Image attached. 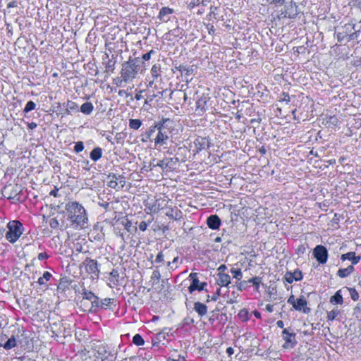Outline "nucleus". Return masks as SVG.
I'll use <instances>...</instances> for the list:
<instances>
[{
	"mask_svg": "<svg viewBox=\"0 0 361 361\" xmlns=\"http://www.w3.org/2000/svg\"><path fill=\"white\" fill-rule=\"evenodd\" d=\"M68 219L73 224L85 228L87 223V214L83 206L77 202H69L66 204Z\"/></svg>",
	"mask_w": 361,
	"mask_h": 361,
	"instance_id": "obj_1",
	"label": "nucleus"
},
{
	"mask_svg": "<svg viewBox=\"0 0 361 361\" xmlns=\"http://www.w3.org/2000/svg\"><path fill=\"white\" fill-rule=\"evenodd\" d=\"M52 336L55 337L57 341L64 343L69 341L75 330L68 323H64L61 320L50 323Z\"/></svg>",
	"mask_w": 361,
	"mask_h": 361,
	"instance_id": "obj_2",
	"label": "nucleus"
},
{
	"mask_svg": "<svg viewBox=\"0 0 361 361\" xmlns=\"http://www.w3.org/2000/svg\"><path fill=\"white\" fill-rule=\"evenodd\" d=\"M141 63L143 62L140 58L130 59L128 61L123 63L120 74L125 82L132 81L136 78Z\"/></svg>",
	"mask_w": 361,
	"mask_h": 361,
	"instance_id": "obj_3",
	"label": "nucleus"
},
{
	"mask_svg": "<svg viewBox=\"0 0 361 361\" xmlns=\"http://www.w3.org/2000/svg\"><path fill=\"white\" fill-rule=\"evenodd\" d=\"M7 228L5 237L11 243L16 242L23 231V226L19 221H10Z\"/></svg>",
	"mask_w": 361,
	"mask_h": 361,
	"instance_id": "obj_4",
	"label": "nucleus"
},
{
	"mask_svg": "<svg viewBox=\"0 0 361 361\" xmlns=\"http://www.w3.org/2000/svg\"><path fill=\"white\" fill-rule=\"evenodd\" d=\"M157 125L158 133L154 138V149L160 148L166 145L170 134V132L164 126L163 123H158Z\"/></svg>",
	"mask_w": 361,
	"mask_h": 361,
	"instance_id": "obj_5",
	"label": "nucleus"
},
{
	"mask_svg": "<svg viewBox=\"0 0 361 361\" xmlns=\"http://www.w3.org/2000/svg\"><path fill=\"white\" fill-rule=\"evenodd\" d=\"M91 349L94 355L97 354L98 357L101 359L104 358L106 355H109V353H112L114 350L109 344L97 341L93 342L91 345Z\"/></svg>",
	"mask_w": 361,
	"mask_h": 361,
	"instance_id": "obj_6",
	"label": "nucleus"
},
{
	"mask_svg": "<svg viewBox=\"0 0 361 361\" xmlns=\"http://www.w3.org/2000/svg\"><path fill=\"white\" fill-rule=\"evenodd\" d=\"M82 266L84 267L85 271L91 276L92 279H99L100 270L97 260L90 257H86L82 262Z\"/></svg>",
	"mask_w": 361,
	"mask_h": 361,
	"instance_id": "obj_7",
	"label": "nucleus"
},
{
	"mask_svg": "<svg viewBox=\"0 0 361 361\" xmlns=\"http://www.w3.org/2000/svg\"><path fill=\"white\" fill-rule=\"evenodd\" d=\"M106 185L116 190L123 189L126 185L125 178L122 176H117L115 173H109L107 177Z\"/></svg>",
	"mask_w": 361,
	"mask_h": 361,
	"instance_id": "obj_8",
	"label": "nucleus"
},
{
	"mask_svg": "<svg viewBox=\"0 0 361 361\" xmlns=\"http://www.w3.org/2000/svg\"><path fill=\"white\" fill-rule=\"evenodd\" d=\"M175 70L180 71L182 76L185 77L186 82H188L192 79V76L195 75L197 66L195 65L180 64L179 66H174L172 69L173 72H175Z\"/></svg>",
	"mask_w": 361,
	"mask_h": 361,
	"instance_id": "obj_9",
	"label": "nucleus"
},
{
	"mask_svg": "<svg viewBox=\"0 0 361 361\" xmlns=\"http://www.w3.org/2000/svg\"><path fill=\"white\" fill-rule=\"evenodd\" d=\"M313 256L319 264H325L328 259V250L322 245H317L313 249Z\"/></svg>",
	"mask_w": 361,
	"mask_h": 361,
	"instance_id": "obj_10",
	"label": "nucleus"
},
{
	"mask_svg": "<svg viewBox=\"0 0 361 361\" xmlns=\"http://www.w3.org/2000/svg\"><path fill=\"white\" fill-rule=\"evenodd\" d=\"M20 192V186L17 184L6 185L2 190L3 196L8 200L15 199Z\"/></svg>",
	"mask_w": 361,
	"mask_h": 361,
	"instance_id": "obj_11",
	"label": "nucleus"
},
{
	"mask_svg": "<svg viewBox=\"0 0 361 361\" xmlns=\"http://www.w3.org/2000/svg\"><path fill=\"white\" fill-rule=\"evenodd\" d=\"M282 336L285 341V343L283 345L285 348H292L297 343L295 334L290 331L289 329H284L283 330Z\"/></svg>",
	"mask_w": 361,
	"mask_h": 361,
	"instance_id": "obj_12",
	"label": "nucleus"
},
{
	"mask_svg": "<svg viewBox=\"0 0 361 361\" xmlns=\"http://www.w3.org/2000/svg\"><path fill=\"white\" fill-rule=\"evenodd\" d=\"M190 278L192 280V282L188 287V290L190 293L195 290L201 291L204 289V287L207 286V283H200L197 273H191L190 274Z\"/></svg>",
	"mask_w": 361,
	"mask_h": 361,
	"instance_id": "obj_13",
	"label": "nucleus"
},
{
	"mask_svg": "<svg viewBox=\"0 0 361 361\" xmlns=\"http://www.w3.org/2000/svg\"><path fill=\"white\" fill-rule=\"evenodd\" d=\"M302 276V271L299 269H295L293 272L287 271L284 276V279L288 283H292L294 281H301Z\"/></svg>",
	"mask_w": 361,
	"mask_h": 361,
	"instance_id": "obj_14",
	"label": "nucleus"
},
{
	"mask_svg": "<svg viewBox=\"0 0 361 361\" xmlns=\"http://www.w3.org/2000/svg\"><path fill=\"white\" fill-rule=\"evenodd\" d=\"M307 300L305 296L301 295L297 299L296 303L294 304V309L297 311L302 312L305 314H308L310 312V308L307 307Z\"/></svg>",
	"mask_w": 361,
	"mask_h": 361,
	"instance_id": "obj_15",
	"label": "nucleus"
},
{
	"mask_svg": "<svg viewBox=\"0 0 361 361\" xmlns=\"http://www.w3.org/2000/svg\"><path fill=\"white\" fill-rule=\"evenodd\" d=\"M298 6L296 3L291 1L289 5L286 7L284 15L285 17L294 18L298 14Z\"/></svg>",
	"mask_w": 361,
	"mask_h": 361,
	"instance_id": "obj_16",
	"label": "nucleus"
},
{
	"mask_svg": "<svg viewBox=\"0 0 361 361\" xmlns=\"http://www.w3.org/2000/svg\"><path fill=\"white\" fill-rule=\"evenodd\" d=\"M195 147L196 152L198 153L200 151L205 149L209 147V139L207 137H198L195 139Z\"/></svg>",
	"mask_w": 361,
	"mask_h": 361,
	"instance_id": "obj_17",
	"label": "nucleus"
},
{
	"mask_svg": "<svg viewBox=\"0 0 361 361\" xmlns=\"http://www.w3.org/2000/svg\"><path fill=\"white\" fill-rule=\"evenodd\" d=\"M341 259L342 261L350 260L352 262L351 265L353 266V265H355V264H358L360 262V261L361 259V257L360 256H356L355 252H347L345 254L341 255Z\"/></svg>",
	"mask_w": 361,
	"mask_h": 361,
	"instance_id": "obj_18",
	"label": "nucleus"
},
{
	"mask_svg": "<svg viewBox=\"0 0 361 361\" xmlns=\"http://www.w3.org/2000/svg\"><path fill=\"white\" fill-rule=\"evenodd\" d=\"M207 224L209 228L216 230L221 225V219L217 215H211L207 218Z\"/></svg>",
	"mask_w": 361,
	"mask_h": 361,
	"instance_id": "obj_19",
	"label": "nucleus"
},
{
	"mask_svg": "<svg viewBox=\"0 0 361 361\" xmlns=\"http://www.w3.org/2000/svg\"><path fill=\"white\" fill-rule=\"evenodd\" d=\"M216 283L220 286L228 287L231 283V277L228 274H217Z\"/></svg>",
	"mask_w": 361,
	"mask_h": 361,
	"instance_id": "obj_20",
	"label": "nucleus"
},
{
	"mask_svg": "<svg viewBox=\"0 0 361 361\" xmlns=\"http://www.w3.org/2000/svg\"><path fill=\"white\" fill-rule=\"evenodd\" d=\"M173 13V10L172 8L169 7H163L159 13L158 18L160 20L163 22H167L169 20V18L168 17V16Z\"/></svg>",
	"mask_w": 361,
	"mask_h": 361,
	"instance_id": "obj_21",
	"label": "nucleus"
},
{
	"mask_svg": "<svg viewBox=\"0 0 361 361\" xmlns=\"http://www.w3.org/2000/svg\"><path fill=\"white\" fill-rule=\"evenodd\" d=\"M82 295V300L80 301V303L82 305H87V302H91L94 298H95V295L86 289H83L82 292L81 293Z\"/></svg>",
	"mask_w": 361,
	"mask_h": 361,
	"instance_id": "obj_22",
	"label": "nucleus"
},
{
	"mask_svg": "<svg viewBox=\"0 0 361 361\" xmlns=\"http://www.w3.org/2000/svg\"><path fill=\"white\" fill-rule=\"evenodd\" d=\"M157 125H153L149 127V128L146 130V132L140 135V141L142 142H147L150 140L152 135L157 130Z\"/></svg>",
	"mask_w": 361,
	"mask_h": 361,
	"instance_id": "obj_23",
	"label": "nucleus"
},
{
	"mask_svg": "<svg viewBox=\"0 0 361 361\" xmlns=\"http://www.w3.org/2000/svg\"><path fill=\"white\" fill-rule=\"evenodd\" d=\"M164 200L161 199L156 200L153 203L149 204L147 208L151 212H158L160 209H163Z\"/></svg>",
	"mask_w": 361,
	"mask_h": 361,
	"instance_id": "obj_24",
	"label": "nucleus"
},
{
	"mask_svg": "<svg viewBox=\"0 0 361 361\" xmlns=\"http://www.w3.org/2000/svg\"><path fill=\"white\" fill-rule=\"evenodd\" d=\"M354 267L349 265L346 268L339 269L337 271L336 275L340 278H346L349 276L354 271Z\"/></svg>",
	"mask_w": 361,
	"mask_h": 361,
	"instance_id": "obj_25",
	"label": "nucleus"
},
{
	"mask_svg": "<svg viewBox=\"0 0 361 361\" xmlns=\"http://www.w3.org/2000/svg\"><path fill=\"white\" fill-rule=\"evenodd\" d=\"M194 310L201 317L205 315L207 312V307L200 302H195Z\"/></svg>",
	"mask_w": 361,
	"mask_h": 361,
	"instance_id": "obj_26",
	"label": "nucleus"
},
{
	"mask_svg": "<svg viewBox=\"0 0 361 361\" xmlns=\"http://www.w3.org/2000/svg\"><path fill=\"white\" fill-rule=\"evenodd\" d=\"M102 149L99 147H94L90 154V159L94 162L97 161L99 159L102 158Z\"/></svg>",
	"mask_w": 361,
	"mask_h": 361,
	"instance_id": "obj_27",
	"label": "nucleus"
},
{
	"mask_svg": "<svg viewBox=\"0 0 361 361\" xmlns=\"http://www.w3.org/2000/svg\"><path fill=\"white\" fill-rule=\"evenodd\" d=\"M94 109L93 104L91 102H86L80 106V111L86 115H90Z\"/></svg>",
	"mask_w": 361,
	"mask_h": 361,
	"instance_id": "obj_28",
	"label": "nucleus"
},
{
	"mask_svg": "<svg viewBox=\"0 0 361 361\" xmlns=\"http://www.w3.org/2000/svg\"><path fill=\"white\" fill-rule=\"evenodd\" d=\"M78 105L71 100H68L66 103V113L69 114L71 112H78Z\"/></svg>",
	"mask_w": 361,
	"mask_h": 361,
	"instance_id": "obj_29",
	"label": "nucleus"
},
{
	"mask_svg": "<svg viewBox=\"0 0 361 361\" xmlns=\"http://www.w3.org/2000/svg\"><path fill=\"white\" fill-rule=\"evenodd\" d=\"M330 302L333 304H342L343 302L341 290L336 291V293L330 298Z\"/></svg>",
	"mask_w": 361,
	"mask_h": 361,
	"instance_id": "obj_30",
	"label": "nucleus"
},
{
	"mask_svg": "<svg viewBox=\"0 0 361 361\" xmlns=\"http://www.w3.org/2000/svg\"><path fill=\"white\" fill-rule=\"evenodd\" d=\"M110 277H109V281L111 283H112L114 286H117L118 285V278H119V273L118 271V270L116 269H113L110 274Z\"/></svg>",
	"mask_w": 361,
	"mask_h": 361,
	"instance_id": "obj_31",
	"label": "nucleus"
},
{
	"mask_svg": "<svg viewBox=\"0 0 361 361\" xmlns=\"http://www.w3.org/2000/svg\"><path fill=\"white\" fill-rule=\"evenodd\" d=\"M16 345V341L14 336H12L8 341L3 345L6 350H10Z\"/></svg>",
	"mask_w": 361,
	"mask_h": 361,
	"instance_id": "obj_32",
	"label": "nucleus"
},
{
	"mask_svg": "<svg viewBox=\"0 0 361 361\" xmlns=\"http://www.w3.org/2000/svg\"><path fill=\"white\" fill-rule=\"evenodd\" d=\"M340 310L336 307L334 308L331 311L327 312V319L333 321L340 314Z\"/></svg>",
	"mask_w": 361,
	"mask_h": 361,
	"instance_id": "obj_33",
	"label": "nucleus"
},
{
	"mask_svg": "<svg viewBox=\"0 0 361 361\" xmlns=\"http://www.w3.org/2000/svg\"><path fill=\"white\" fill-rule=\"evenodd\" d=\"M151 75L154 78H157L160 75L161 67L159 64H154L151 68Z\"/></svg>",
	"mask_w": 361,
	"mask_h": 361,
	"instance_id": "obj_34",
	"label": "nucleus"
},
{
	"mask_svg": "<svg viewBox=\"0 0 361 361\" xmlns=\"http://www.w3.org/2000/svg\"><path fill=\"white\" fill-rule=\"evenodd\" d=\"M142 121L140 119H130L129 127L134 130H137L140 128Z\"/></svg>",
	"mask_w": 361,
	"mask_h": 361,
	"instance_id": "obj_35",
	"label": "nucleus"
},
{
	"mask_svg": "<svg viewBox=\"0 0 361 361\" xmlns=\"http://www.w3.org/2000/svg\"><path fill=\"white\" fill-rule=\"evenodd\" d=\"M51 277V274L49 271H44L43 276L39 278L37 282L40 285H44L50 279Z\"/></svg>",
	"mask_w": 361,
	"mask_h": 361,
	"instance_id": "obj_36",
	"label": "nucleus"
},
{
	"mask_svg": "<svg viewBox=\"0 0 361 361\" xmlns=\"http://www.w3.org/2000/svg\"><path fill=\"white\" fill-rule=\"evenodd\" d=\"M238 296V293H235L234 290L232 291L231 295H227V300L226 302L229 304H234L236 303L237 301V297Z\"/></svg>",
	"mask_w": 361,
	"mask_h": 361,
	"instance_id": "obj_37",
	"label": "nucleus"
},
{
	"mask_svg": "<svg viewBox=\"0 0 361 361\" xmlns=\"http://www.w3.org/2000/svg\"><path fill=\"white\" fill-rule=\"evenodd\" d=\"M231 273L233 275V277L238 281H240L243 277V273L240 269L232 268L231 269Z\"/></svg>",
	"mask_w": 361,
	"mask_h": 361,
	"instance_id": "obj_38",
	"label": "nucleus"
},
{
	"mask_svg": "<svg viewBox=\"0 0 361 361\" xmlns=\"http://www.w3.org/2000/svg\"><path fill=\"white\" fill-rule=\"evenodd\" d=\"M133 343L136 345H142L145 343V341L142 337L137 334L133 338Z\"/></svg>",
	"mask_w": 361,
	"mask_h": 361,
	"instance_id": "obj_39",
	"label": "nucleus"
},
{
	"mask_svg": "<svg viewBox=\"0 0 361 361\" xmlns=\"http://www.w3.org/2000/svg\"><path fill=\"white\" fill-rule=\"evenodd\" d=\"M247 282L252 283L253 286H255V288L258 290L259 284L262 282V279L259 276H255L250 279Z\"/></svg>",
	"mask_w": 361,
	"mask_h": 361,
	"instance_id": "obj_40",
	"label": "nucleus"
},
{
	"mask_svg": "<svg viewBox=\"0 0 361 361\" xmlns=\"http://www.w3.org/2000/svg\"><path fill=\"white\" fill-rule=\"evenodd\" d=\"M206 104H207V97H201L197 102V109H200L201 110H204Z\"/></svg>",
	"mask_w": 361,
	"mask_h": 361,
	"instance_id": "obj_41",
	"label": "nucleus"
},
{
	"mask_svg": "<svg viewBox=\"0 0 361 361\" xmlns=\"http://www.w3.org/2000/svg\"><path fill=\"white\" fill-rule=\"evenodd\" d=\"M157 166L160 167L162 170L166 169L167 168H171V166L168 165L167 162L164 161V159L160 160L157 164H153L152 169Z\"/></svg>",
	"mask_w": 361,
	"mask_h": 361,
	"instance_id": "obj_42",
	"label": "nucleus"
},
{
	"mask_svg": "<svg viewBox=\"0 0 361 361\" xmlns=\"http://www.w3.org/2000/svg\"><path fill=\"white\" fill-rule=\"evenodd\" d=\"M91 306L88 311L92 312V308L98 307L101 306V302H99V298L97 296H95V298H94L91 302Z\"/></svg>",
	"mask_w": 361,
	"mask_h": 361,
	"instance_id": "obj_43",
	"label": "nucleus"
},
{
	"mask_svg": "<svg viewBox=\"0 0 361 361\" xmlns=\"http://www.w3.org/2000/svg\"><path fill=\"white\" fill-rule=\"evenodd\" d=\"M116 355H117V351L114 350L112 353H109V355L102 358L101 361H115Z\"/></svg>",
	"mask_w": 361,
	"mask_h": 361,
	"instance_id": "obj_44",
	"label": "nucleus"
},
{
	"mask_svg": "<svg viewBox=\"0 0 361 361\" xmlns=\"http://www.w3.org/2000/svg\"><path fill=\"white\" fill-rule=\"evenodd\" d=\"M35 106H36V104L34 102L29 101L25 105V107L24 109V112L27 113V112L35 109Z\"/></svg>",
	"mask_w": 361,
	"mask_h": 361,
	"instance_id": "obj_45",
	"label": "nucleus"
},
{
	"mask_svg": "<svg viewBox=\"0 0 361 361\" xmlns=\"http://www.w3.org/2000/svg\"><path fill=\"white\" fill-rule=\"evenodd\" d=\"M221 295V288H218L214 294H212V296L210 298V296L208 295L207 297V302H209V300L212 301H216L218 298Z\"/></svg>",
	"mask_w": 361,
	"mask_h": 361,
	"instance_id": "obj_46",
	"label": "nucleus"
},
{
	"mask_svg": "<svg viewBox=\"0 0 361 361\" xmlns=\"http://www.w3.org/2000/svg\"><path fill=\"white\" fill-rule=\"evenodd\" d=\"M348 290L350 291V297H351L352 300L354 301H357L359 298V294L357 292V290L353 288H348Z\"/></svg>",
	"mask_w": 361,
	"mask_h": 361,
	"instance_id": "obj_47",
	"label": "nucleus"
},
{
	"mask_svg": "<svg viewBox=\"0 0 361 361\" xmlns=\"http://www.w3.org/2000/svg\"><path fill=\"white\" fill-rule=\"evenodd\" d=\"M84 149V144L82 141L77 142L74 146V151L77 153L82 152Z\"/></svg>",
	"mask_w": 361,
	"mask_h": 361,
	"instance_id": "obj_48",
	"label": "nucleus"
},
{
	"mask_svg": "<svg viewBox=\"0 0 361 361\" xmlns=\"http://www.w3.org/2000/svg\"><path fill=\"white\" fill-rule=\"evenodd\" d=\"M49 224L50 227L54 229H56L59 226V222L56 218H51L49 221Z\"/></svg>",
	"mask_w": 361,
	"mask_h": 361,
	"instance_id": "obj_49",
	"label": "nucleus"
},
{
	"mask_svg": "<svg viewBox=\"0 0 361 361\" xmlns=\"http://www.w3.org/2000/svg\"><path fill=\"white\" fill-rule=\"evenodd\" d=\"M114 299L111 298H105L101 302V307H107L110 306V305L113 302Z\"/></svg>",
	"mask_w": 361,
	"mask_h": 361,
	"instance_id": "obj_50",
	"label": "nucleus"
},
{
	"mask_svg": "<svg viewBox=\"0 0 361 361\" xmlns=\"http://www.w3.org/2000/svg\"><path fill=\"white\" fill-rule=\"evenodd\" d=\"M179 159L177 157L174 158H169V157H165L164 161L167 162L168 165L170 166L171 163L176 164L178 162Z\"/></svg>",
	"mask_w": 361,
	"mask_h": 361,
	"instance_id": "obj_51",
	"label": "nucleus"
},
{
	"mask_svg": "<svg viewBox=\"0 0 361 361\" xmlns=\"http://www.w3.org/2000/svg\"><path fill=\"white\" fill-rule=\"evenodd\" d=\"M347 33L345 32H338L337 33V39L338 42H341L342 41H343V39H345V37L347 36Z\"/></svg>",
	"mask_w": 361,
	"mask_h": 361,
	"instance_id": "obj_52",
	"label": "nucleus"
},
{
	"mask_svg": "<svg viewBox=\"0 0 361 361\" xmlns=\"http://www.w3.org/2000/svg\"><path fill=\"white\" fill-rule=\"evenodd\" d=\"M178 213H179V214H178V212H176V216H173V214H172V213H169V212H167V213H166V215H167L169 218H171V219H175V220H178V219H180L181 218V216H180L181 212H180V211H179V212H178Z\"/></svg>",
	"mask_w": 361,
	"mask_h": 361,
	"instance_id": "obj_53",
	"label": "nucleus"
},
{
	"mask_svg": "<svg viewBox=\"0 0 361 361\" xmlns=\"http://www.w3.org/2000/svg\"><path fill=\"white\" fill-rule=\"evenodd\" d=\"M246 283H247L246 281H242V282H240V283L237 282L236 284H235V286L237 287L238 290H242L243 288H245Z\"/></svg>",
	"mask_w": 361,
	"mask_h": 361,
	"instance_id": "obj_54",
	"label": "nucleus"
},
{
	"mask_svg": "<svg viewBox=\"0 0 361 361\" xmlns=\"http://www.w3.org/2000/svg\"><path fill=\"white\" fill-rule=\"evenodd\" d=\"M124 82V80H123V78L119 77V78H116L114 79V84L116 85V86H121L122 82Z\"/></svg>",
	"mask_w": 361,
	"mask_h": 361,
	"instance_id": "obj_55",
	"label": "nucleus"
},
{
	"mask_svg": "<svg viewBox=\"0 0 361 361\" xmlns=\"http://www.w3.org/2000/svg\"><path fill=\"white\" fill-rule=\"evenodd\" d=\"M296 300L297 299L295 298L294 295H291L288 300H287V302L290 305H293V307H294V304L296 303Z\"/></svg>",
	"mask_w": 361,
	"mask_h": 361,
	"instance_id": "obj_56",
	"label": "nucleus"
},
{
	"mask_svg": "<svg viewBox=\"0 0 361 361\" xmlns=\"http://www.w3.org/2000/svg\"><path fill=\"white\" fill-rule=\"evenodd\" d=\"M155 262L157 263H160V262H164V255H163L162 252H159V254L157 255V256L156 257Z\"/></svg>",
	"mask_w": 361,
	"mask_h": 361,
	"instance_id": "obj_57",
	"label": "nucleus"
},
{
	"mask_svg": "<svg viewBox=\"0 0 361 361\" xmlns=\"http://www.w3.org/2000/svg\"><path fill=\"white\" fill-rule=\"evenodd\" d=\"M148 226V224L145 221H141L139 225V228L142 231H145Z\"/></svg>",
	"mask_w": 361,
	"mask_h": 361,
	"instance_id": "obj_58",
	"label": "nucleus"
},
{
	"mask_svg": "<svg viewBox=\"0 0 361 361\" xmlns=\"http://www.w3.org/2000/svg\"><path fill=\"white\" fill-rule=\"evenodd\" d=\"M154 53L153 50H150L149 52L143 54L142 59L145 61H148L151 58V54Z\"/></svg>",
	"mask_w": 361,
	"mask_h": 361,
	"instance_id": "obj_59",
	"label": "nucleus"
},
{
	"mask_svg": "<svg viewBox=\"0 0 361 361\" xmlns=\"http://www.w3.org/2000/svg\"><path fill=\"white\" fill-rule=\"evenodd\" d=\"M281 99L282 101H285L286 102H290V96L288 95V94L285 93V92H283Z\"/></svg>",
	"mask_w": 361,
	"mask_h": 361,
	"instance_id": "obj_60",
	"label": "nucleus"
},
{
	"mask_svg": "<svg viewBox=\"0 0 361 361\" xmlns=\"http://www.w3.org/2000/svg\"><path fill=\"white\" fill-rule=\"evenodd\" d=\"M161 277V275H160V273L159 271L157 270H154L152 273V279H159Z\"/></svg>",
	"mask_w": 361,
	"mask_h": 361,
	"instance_id": "obj_61",
	"label": "nucleus"
},
{
	"mask_svg": "<svg viewBox=\"0 0 361 361\" xmlns=\"http://www.w3.org/2000/svg\"><path fill=\"white\" fill-rule=\"evenodd\" d=\"M329 122L334 126H336L338 119L335 116H330Z\"/></svg>",
	"mask_w": 361,
	"mask_h": 361,
	"instance_id": "obj_62",
	"label": "nucleus"
},
{
	"mask_svg": "<svg viewBox=\"0 0 361 361\" xmlns=\"http://www.w3.org/2000/svg\"><path fill=\"white\" fill-rule=\"evenodd\" d=\"M38 259L43 260L44 259H47L48 257V255L46 252H41L38 255Z\"/></svg>",
	"mask_w": 361,
	"mask_h": 361,
	"instance_id": "obj_63",
	"label": "nucleus"
},
{
	"mask_svg": "<svg viewBox=\"0 0 361 361\" xmlns=\"http://www.w3.org/2000/svg\"><path fill=\"white\" fill-rule=\"evenodd\" d=\"M180 31L179 28L173 29L169 32L171 35L174 36H178L180 34Z\"/></svg>",
	"mask_w": 361,
	"mask_h": 361,
	"instance_id": "obj_64",
	"label": "nucleus"
}]
</instances>
